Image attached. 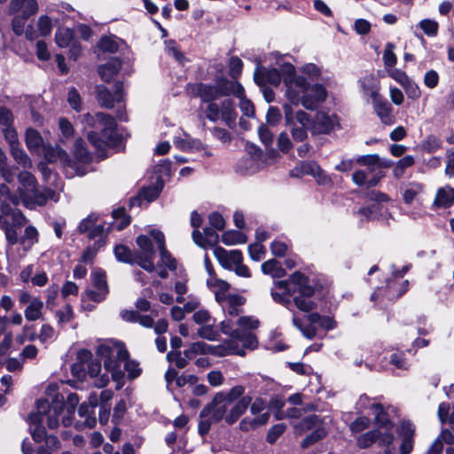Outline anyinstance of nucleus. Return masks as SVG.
Listing matches in <instances>:
<instances>
[{
    "label": "nucleus",
    "instance_id": "1",
    "mask_svg": "<svg viewBox=\"0 0 454 454\" xmlns=\"http://www.w3.org/2000/svg\"><path fill=\"white\" fill-rule=\"evenodd\" d=\"M190 88L194 96L207 104L201 108L210 121L216 122L222 120L230 128L235 125L238 114L233 99L229 98L231 95L239 98V107L245 115L253 117L254 114L252 102L244 98V89L237 81L221 77L215 84L199 82L191 85Z\"/></svg>",
    "mask_w": 454,
    "mask_h": 454
},
{
    "label": "nucleus",
    "instance_id": "2",
    "mask_svg": "<svg viewBox=\"0 0 454 454\" xmlns=\"http://www.w3.org/2000/svg\"><path fill=\"white\" fill-rule=\"evenodd\" d=\"M79 403L75 393L69 394L65 404L54 402L51 404L47 400H38L36 411L28 416L29 430L35 441H41L44 436V423L49 428L54 429L59 425V419L64 427L72 425L74 409Z\"/></svg>",
    "mask_w": 454,
    "mask_h": 454
},
{
    "label": "nucleus",
    "instance_id": "3",
    "mask_svg": "<svg viewBox=\"0 0 454 454\" xmlns=\"http://www.w3.org/2000/svg\"><path fill=\"white\" fill-rule=\"evenodd\" d=\"M220 325L222 333L229 335L231 340L226 346L220 348L218 355L244 356V348L253 350L257 348L258 340L252 331L259 327L260 322L254 317H240L235 323L231 319H225Z\"/></svg>",
    "mask_w": 454,
    "mask_h": 454
},
{
    "label": "nucleus",
    "instance_id": "4",
    "mask_svg": "<svg viewBox=\"0 0 454 454\" xmlns=\"http://www.w3.org/2000/svg\"><path fill=\"white\" fill-rule=\"evenodd\" d=\"M96 353L104 361L105 370L111 373L113 380L116 383V389L121 388L124 385L122 364L130 380L137 378L142 372L139 364L129 359L126 348L120 342L106 341L98 347Z\"/></svg>",
    "mask_w": 454,
    "mask_h": 454
},
{
    "label": "nucleus",
    "instance_id": "5",
    "mask_svg": "<svg viewBox=\"0 0 454 454\" xmlns=\"http://www.w3.org/2000/svg\"><path fill=\"white\" fill-rule=\"evenodd\" d=\"M84 122L94 130L88 132V140L97 150L100 157L105 156L107 148H114L120 145L121 137L116 131V122L108 114L98 113L90 114L83 117Z\"/></svg>",
    "mask_w": 454,
    "mask_h": 454
},
{
    "label": "nucleus",
    "instance_id": "6",
    "mask_svg": "<svg viewBox=\"0 0 454 454\" xmlns=\"http://www.w3.org/2000/svg\"><path fill=\"white\" fill-rule=\"evenodd\" d=\"M18 179L20 185L17 193H11V190L6 184L0 186L1 194H4V197L8 198L13 205L22 202L26 205L43 206L49 200H57L56 193L52 190L45 189L43 192H40L37 189L36 180L31 173L22 171L19 174Z\"/></svg>",
    "mask_w": 454,
    "mask_h": 454
},
{
    "label": "nucleus",
    "instance_id": "7",
    "mask_svg": "<svg viewBox=\"0 0 454 454\" xmlns=\"http://www.w3.org/2000/svg\"><path fill=\"white\" fill-rule=\"evenodd\" d=\"M251 402L252 398L246 395L231 404L224 398L223 393H217L210 405L201 411V416L209 417L210 422H218L224 419L231 425L244 414Z\"/></svg>",
    "mask_w": 454,
    "mask_h": 454
},
{
    "label": "nucleus",
    "instance_id": "8",
    "mask_svg": "<svg viewBox=\"0 0 454 454\" xmlns=\"http://www.w3.org/2000/svg\"><path fill=\"white\" fill-rule=\"evenodd\" d=\"M137 244L139 251L132 253L129 249L122 245L114 247V254L118 261L137 264L148 272H153L154 265V248L152 239L147 235H139L137 238Z\"/></svg>",
    "mask_w": 454,
    "mask_h": 454
},
{
    "label": "nucleus",
    "instance_id": "9",
    "mask_svg": "<svg viewBox=\"0 0 454 454\" xmlns=\"http://www.w3.org/2000/svg\"><path fill=\"white\" fill-rule=\"evenodd\" d=\"M78 229L81 233H87L90 239H95V243L84 250L81 259L83 262H91L98 250L105 246L109 227L106 229L96 215H90L80 223Z\"/></svg>",
    "mask_w": 454,
    "mask_h": 454
},
{
    "label": "nucleus",
    "instance_id": "10",
    "mask_svg": "<svg viewBox=\"0 0 454 454\" xmlns=\"http://www.w3.org/2000/svg\"><path fill=\"white\" fill-rule=\"evenodd\" d=\"M8 198L3 197L0 200V228L4 231L5 238L9 245L18 243L17 228L27 223L24 215L17 208H12L6 204Z\"/></svg>",
    "mask_w": 454,
    "mask_h": 454
},
{
    "label": "nucleus",
    "instance_id": "11",
    "mask_svg": "<svg viewBox=\"0 0 454 454\" xmlns=\"http://www.w3.org/2000/svg\"><path fill=\"white\" fill-rule=\"evenodd\" d=\"M285 125L295 142H302L308 137L310 116L303 110H294L293 106L285 103L282 106Z\"/></svg>",
    "mask_w": 454,
    "mask_h": 454
},
{
    "label": "nucleus",
    "instance_id": "12",
    "mask_svg": "<svg viewBox=\"0 0 454 454\" xmlns=\"http://www.w3.org/2000/svg\"><path fill=\"white\" fill-rule=\"evenodd\" d=\"M356 409L359 412L370 409L375 416L376 422L382 423V428L385 431L384 433L380 432V434L381 443L386 444L394 441V424L388 419L387 413L380 403L373 402L366 395H363L356 403Z\"/></svg>",
    "mask_w": 454,
    "mask_h": 454
},
{
    "label": "nucleus",
    "instance_id": "13",
    "mask_svg": "<svg viewBox=\"0 0 454 454\" xmlns=\"http://www.w3.org/2000/svg\"><path fill=\"white\" fill-rule=\"evenodd\" d=\"M293 282H296V294L293 295L294 305L303 312H309L316 308V302L312 297L314 288L309 285V279L300 272L293 273Z\"/></svg>",
    "mask_w": 454,
    "mask_h": 454
},
{
    "label": "nucleus",
    "instance_id": "14",
    "mask_svg": "<svg viewBox=\"0 0 454 454\" xmlns=\"http://www.w3.org/2000/svg\"><path fill=\"white\" fill-rule=\"evenodd\" d=\"M294 428L295 432L299 434L309 430L312 431L301 442V447L304 449L314 444L326 435L325 423L316 415H310L302 419L294 426Z\"/></svg>",
    "mask_w": 454,
    "mask_h": 454
},
{
    "label": "nucleus",
    "instance_id": "15",
    "mask_svg": "<svg viewBox=\"0 0 454 454\" xmlns=\"http://www.w3.org/2000/svg\"><path fill=\"white\" fill-rule=\"evenodd\" d=\"M284 85L286 87L285 95L289 105H300L309 85L307 80L303 76L284 78Z\"/></svg>",
    "mask_w": 454,
    "mask_h": 454
},
{
    "label": "nucleus",
    "instance_id": "16",
    "mask_svg": "<svg viewBox=\"0 0 454 454\" xmlns=\"http://www.w3.org/2000/svg\"><path fill=\"white\" fill-rule=\"evenodd\" d=\"M309 124V130L312 134H329L339 125V120L335 114L319 111L316 113L313 119H310Z\"/></svg>",
    "mask_w": 454,
    "mask_h": 454
},
{
    "label": "nucleus",
    "instance_id": "17",
    "mask_svg": "<svg viewBox=\"0 0 454 454\" xmlns=\"http://www.w3.org/2000/svg\"><path fill=\"white\" fill-rule=\"evenodd\" d=\"M293 274L287 280L277 281L274 287L271 289L272 299L280 304L286 306L290 309L291 299L296 294V282H293Z\"/></svg>",
    "mask_w": 454,
    "mask_h": 454
},
{
    "label": "nucleus",
    "instance_id": "18",
    "mask_svg": "<svg viewBox=\"0 0 454 454\" xmlns=\"http://www.w3.org/2000/svg\"><path fill=\"white\" fill-rule=\"evenodd\" d=\"M93 289H88L85 295L95 302L103 301L108 294L106 276L101 270H95L91 273Z\"/></svg>",
    "mask_w": 454,
    "mask_h": 454
},
{
    "label": "nucleus",
    "instance_id": "19",
    "mask_svg": "<svg viewBox=\"0 0 454 454\" xmlns=\"http://www.w3.org/2000/svg\"><path fill=\"white\" fill-rule=\"evenodd\" d=\"M326 97V89L322 84L315 83L310 85L309 83L300 105L305 109L312 111L325 102Z\"/></svg>",
    "mask_w": 454,
    "mask_h": 454
},
{
    "label": "nucleus",
    "instance_id": "20",
    "mask_svg": "<svg viewBox=\"0 0 454 454\" xmlns=\"http://www.w3.org/2000/svg\"><path fill=\"white\" fill-rule=\"evenodd\" d=\"M147 236L152 239L154 252L156 249H158L160 252V262L159 265H164L170 270H176V260L171 256L166 248L164 234L160 231L152 230Z\"/></svg>",
    "mask_w": 454,
    "mask_h": 454
},
{
    "label": "nucleus",
    "instance_id": "21",
    "mask_svg": "<svg viewBox=\"0 0 454 454\" xmlns=\"http://www.w3.org/2000/svg\"><path fill=\"white\" fill-rule=\"evenodd\" d=\"M122 84L118 82L114 86V94H112L104 85L96 87L97 99L99 105L106 108H112L114 102L122 100Z\"/></svg>",
    "mask_w": 454,
    "mask_h": 454
},
{
    "label": "nucleus",
    "instance_id": "22",
    "mask_svg": "<svg viewBox=\"0 0 454 454\" xmlns=\"http://www.w3.org/2000/svg\"><path fill=\"white\" fill-rule=\"evenodd\" d=\"M214 254L219 263L227 270H232L243 261L242 253L239 250L227 251L221 247H215L214 248Z\"/></svg>",
    "mask_w": 454,
    "mask_h": 454
},
{
    "label": "nucleus",
    "instance_id": "23",
    "mask_svg": "<svg viewBox=\"0 0 454 454\" xmlns=\"http://www.w3.org/2000/svg\"><path fill=\"white\" fill-rule=\"evenodd\" d=\"M97 405L98 401L96 395L90 396L89 403H82L80 405L78 413L81 418L84 419V420L83 422H78L75 424V427L77 429H82V427L92 428L96 425V419L90 414L94 413V409Z\"/></svg>",
    "mask_w": 454,
    "mask_h": 454
},
{
    "label": "nucleus",
    "instance_id": "24",
    "mask_svg": "<svg viewBox=\"0 0 454 454\" xmlns=\"http://www.w3.org/2000/svg\"><path fill=\"white\" fill-rule=\"evenodd\" d=\"M254 82L260 86L267 84L278 86L281 82V74L276 68L267 69L264 67H257L254 74Z\"/></svg>",
    "mask_w": 454,
    "mask_h": 454
},
{
    "label": "nucleus",
    "instance_id": "25",
    "mask_svg": "<svg viewBox=\"0 0 454 454\" xmlns=\"http://www.w3.org/2000/svg\"><path fill=\"white\" fill-rule=\"evenodd\" d=\"M378 428L373 431L366 432L357 437L356 442L359 448L365 449L371 446L374 442L378 441L380 446L388 447L392 444L393 441L389 443L383 444L380 442V432L384 433V428H382V423H377ZM394 450L391 448H387L385 450V454H393Z\"/></svg>",
    "mask_w": 454,
    "mask_h": 454
},
{
    "label": "nucleus",
    "instance_id": "26",
    "mask_svg": "<svg viewBox=\"0 0 454 454\" xmlns=\"http://www.w3.org/2000/svg\"><path fill=\"white\" fill-rule=\"evenodd\" d=\"M43 155L48 162H59L63 166L74 168V161L71 160L67 152L60 148L59 145L43 146Z\"/></svg>",
    "mask_w": 454,
    "mask_h": 454
},
{
    "label": "nucleus",
    "instance_id": "27",
    "mask_svg": "<svg viewBox=\"0 0 454 454\" xmlns=\"http://www.w3.org/2000/svg\"><path fill=\"white\" fill-rule=\"evenodd\" d=\"M403 441L399 449L400 454H410L413 449L415 427L410 421H403L398 429Z\"/></svg>",
    "mask_w": 454,
    "mask_h": 454
},
{
    "label": "nucleus",
    "instance_id": "28",
    "mask_svg": "<svg viewBox=\"0 0 454 454\" xmlns=\"http://www.w3.org/2000/svg\"><path fill=\"white\" fill-rule=\"evenodd\" d=\"M192 239L199 247L207 248V247H215L219 241L218 234L211 228H205L203 232L199 230L192 231Z\"/></svg>",
    "mask_w": 454,
    "mask_h": 454
},
{
    "label": "nucleus",
    "instance_id": "29",
    "mask_svg": "<svg viewBox=\"0 0 454 454\" xmlns=\"http://www.w3.org/2000/svg\"><path fill=\"white\" fill-rule=\"evenodd\" d=\"M373 108L381 122L386 125H391L395 122V116L393 115V107L382 97L372 102Z\"/></svg>",
    "mask_w": 454,
    "mask_h": 454
},
{
    "label": "nucleus",
    "instance_id": "30",
    "mask_svg": "<svg viewBox=\"0 0 454 454\" xmlns=\"http://www.w3.org/2000/svg\"><path fill=\"white\" fill-rule=\"evenodd\" d=\"M245 302L242 296L228 294L226 298L219 301L223 310L231 317L239 316Z\"/></svg>",
    "mask_w": 454,
    "mask_h": 454
},
{
    "label": "nucleus",
    "instance_id": "31",
    "mask_svg": "<svg viewBox=\"0 0 454 454\" xmlns=\"http://www.w3.org/2000/svg\"><path fill=\"white\" fill-rule=\"evenodd\" d=\"M359 82L362 88L363 96L372 98V102L381 97L379 93L380 82L373 75H366L363 77Z\"/></svg>",
    "mask_w": 454,
    "mask_h": 454
},
{
    "label": "nucleus",
    "instance_id": "32",
    "mask_svg": "<svg viewBox=\"0 0 454 454\" xmlns=\"http://www.w3.org/2000/svg\"><path fill=\"white\" fill-rule=\"evenodd\" d=\"M454 204V191L450 185L440 187L435 193L433 206L436 208H448Z\"/></svg>",
    "mask_w": 454,
    "mask_h": 454
},
{
    "label": "nucleus",
    "instance_id": "33",
    "mask_svg": "<svg viewBox=\"0 0 454 454\" xmlns=\"http://www.w3.org/2000/svg\"><path fill=\"white\" fill-rule=\"evenodd\" d=\"M207 287L215 294L217 302L221 301L228 296V290L230 286L227 282L217 278L215 276H211L207 280Z\"/></svg>",
    "mask_w": 454,
    "mask_h": 454
},
{
    "label": "nucleus",
    "instance_id": "34",
    "mask_svg": "<svg viewBox=\"0 0 454 454\" xmlns=\"http://www.w3.org/2000/svg\"><path fill=\"white\" fill-rule=\"evenodd\" d=\"M84 370H87V373L90 378L94 380V386L96 387L101 388L107 385L109 382V377L107 374H100L101 373V364L98 362H90L87 364V368L83 367Z\"/></svg>",
    "mask_w": 454,
    "mask_h": 454
},
{
    "label": "nucleus",
    "instance_id": "35",
    "mask_svg": "<svg viewBox=\"0 0 454 454\" xmlns=\"http://www.w3.org/2000/svg\"><path fill=\"white\" fill-rule=\"evenodd\" d=\"M173 142L176 148L184 152L200 151L203 148V144L200 140L192 138L186 133H184L183 137H176Z\"/></svg>",
    "mask_w": 454,
    "mask_h": 454
},
{
    "label": "nucleus",
    "instance_id": "36",
    "mask_svg": "<svg viewBox=\"0 0 454 454\" xmlns=\"http://www.w3.org/2000/svg\"><path fill=\"white\" fill-rule=\"evenodd\" d=\"M121 67V61L118 59H113L98 67V74L105 82H109Z\"/></svg>",
    "mask_w": 454,
    "mask_h": 454
},
{
    "label": "nucleus",
    "instance_id": "37",
    "mask_svg": "<svg viewBox=\"0 0 454 454\" xmlns=\"http://www.w3.org/2000/svg\"><path fill=\"white\" fill-rule=\"evenodd\" d=\"M18 242L22 246L25 252L29 251L32 247L38 242V231L32 226L26 227L23 235L18 239Z\"/></svg>",
    "mask_w": 454,
    "mask_h": 454
},
{
    "label": "nucleus",
    "instance_id": "38",
    "mask_svg": "<svg viewBox=\"0 0 454 454\" xmlns=\"http://www.w3.org/2000/svg\"><path fill=\"white\" fill-rule=\"evenodd\" d=\"M270 413L263 412L254 419L244 418L239 423V428L243 431H249L266 424L269 421Z\"/></svg>",
    "mask_w": 454,
    "mask_h": 454
},
{
    "label": "nucleus",
    "instance_id": "39",
    "mask_svg": "<svg viewBox=\"0 0 454 454\" xmlns=\"http://www.w3.org/2000/svg\"><path fill=\"white\" fill-rule=\"evenodd\" d=\"M43 302L38 298L31 301L24 309V316L27 321H36L43 317Z\"/></svg>",
    "mask_w": 454,
    "mask_h": 454
},
{
    "label": "nucleus",
    "instance_id": "40",
    "mask_svg": "<svg viewBox=\"0 0 454 454\" xmlns=\"http://www.w3.org/2000/svg\"><path fill=\"white\" fill-rule=\"evenodd\" d=\"M380 176L373 175L372 177L369 178L364 170H356L352 175V181L358 186L372 187L377 185Z\"/></svg>",
    "mask_w": 454,
    "mask_h": 454
},
{
    "label": "nucleus",
    "instance_id": "41",
    "mask_svg": "<svg viewBox=\"0 0 454 454\" xmlns=\"http://www.w3.org/2000/svg\"><path fill=\"white\" fill-rule=\"evenodd\" d=\"M424 191V184L412 182L407 184L403 192V199L406 204H411Z\"/></svg>",
    "mask_w": 454,
    "mask_h": 454
},
{
    "label": "nucleus",
    "instance_id": "42",
    "mask_svg": "<svg viewBox=\"0 0 454 454\" xmlns=\"http://www.w3.org/2000/svg\"><path fill=\"white\" fill-rule=\"evenodd\" d=\"M262 271L264 274L270 275L272 278H282L286 274V270L280 262L275 259H270L262 264Z\"/></svg>",
    "mask_w": 454,
    "mask_h": 454
},
{
    "label": "nucleus",
    "instance_id": "43",
    "mask_svg": "<svg viewBox=\"0 0 454 454\" xmlns=\"http://www.w3.org/2000/svg\"><path fill=\"white\" fill-rule=\"evenodd\" d=\"M207 353H214L212 346L204 342H195L184 350V356L186 359L191 360L194 359L198 355H204Z\"/></svg>",
    "mask_w": 454,
    "mask_h": 454
},
{
    "label": "nucleus",
    "instance_id": "44",
    "mask_svg": "<svg viewBox=\"0 0 454 454\" xmlns=\"http://www.w3.org/2000/svg\"><path fill=\"white\" fill-rule=\"evenodd\" d=\"M26 144L31 152H37L43 145V137L37 130L28 129L26 131Z\"/></svg>",
    "mask_w": 454,
    "mask_h": 454
},
{
    "label": "nucleus",
    "instance_id": "45",
    "mask_svg": "<svg viewBox=\"0 0 454 454\" xmlns=\"http://www.w3.org/2000/svg\"><path fill=\"white\" fill-rule=\"evenodd\" d=\"M247 241V236L240 231H228L222 235V242L227 246L243 244Z\"/></svg>",
    "mask_w": 454,
    "mask_h": 454
},
{
    "label": "nucleus",
    "instance_id": "46",
    "mask_svg": "<svg viewBox=\"0 0 454 454\" xmlns=\"http://www.w3.org/2000/svg\"><path fill=\"white\" fill-rule=\"evenodd\" d=\"M73 31L70 28L60 27L58 28L55 34L56 43L61 47H68L73 40Z\"/></svg>",
    "mask_w": 454,
    "mask_h": 454
},
{
    "label": "nucleus",
    "instance_id": "47",
    "mask_svg": "<svg viewBox=\"0 0 454 454\" xmlns=\"http://www.w3.org/2000/svg\"><path fill=\"white\" fill-rule=\"evenodd\" d=\"M356 162L360 166L367 167L370 173L380 167V158L377 154L363 155L356 158Z\"/></svg>",
    "mask_w": 454,
    "mask_h": 454
},
{
    "label": "nucleus",
    "instance_id": "48",
    "mask_svg": "<svg viewBox=\"0 0 454 454\" xmlns=\"http://www.w3.org/2000/svg\"><path fill=\"white\" fill-rule=\"evenodd\" d=\"M74 155L80 162H89L91 160L90 153L85 148L82 139H76L74 145Z\"/></svg>",
    "mask_w": 454,
    "mask_h": 454
},
{
    "label": "nucleus",
    "instance_id": "49",
    "mask_svg": "<svg viewBox=\"0 0 454 454\" xmlns=\"http://www.w3.org/2000/svg\"><path fill=\"white\" fill-rule=\"evenodd\" d=\"M11 153H12L13 159L15 160V161L21 167L27 168L32 166L29 157L20 147V145H17L12 147Z\"/></svg>",
    "mask_w": 454,
    "mask_h": 454
},
{
    "label": "nucleus",
    "instance_id": "50",
    "mask_svg": "<svg viewBox=\"0 0 454 454\" xmlns=\"http://www.w3.org/2000/svg\"><path fill=\"white\" fill-rule=\"evenodd\" d=\"M413 164H414V158L411 155H406V156L403 157L402 159H400L396 162V164L393 169V174H394L395 177H396V178L402 177L403 175L404 174L405 169L411 167Z\"/></svg>",
    "mask_w": 454,
    "mask_h": 454
},
{
    "label": "nucleus",
    "instance_id": "51",
    "mask_svg": "<svg viewBox=\"0 0 454 454\" xmlns=\"http://www.w3.org/2000/svg\"><path fill=\"white\" fill-rule=\"evenodd\" d=\"M395 44L392 43H387L386 44L384 52H383V61L386 67V70L394 67L397 62V58L394 53Z\"/></svg>",
    "mask_w": 454,
    "mask_h": 454
},
{
    "label": "nucleus",
    "instance_id": "52",
    "mask_svg": "<svg viewBox=\"0 0 454 454\" xmlns=\"http://www.w3.org/2000/svg\"><path fill=\"white\" fill-rule=\"evenodd\" d=\"M438 417L442 423H454V405L450 411L449 403H442L438 408Z\"/></svg>",
    "mask_w": 454,
    "mask_h": 454
},
{
    "label": "nucleus",
    "instance_id": "53",
    "mask_svg": "<svg viewBox=\"0 0 454 454\" xmlns=\"http://www.w3.org/2000/svg\"><path fill=\"white\" fill-rule=\"evenodd\" d=\"M215 324L210 323L208 325H202L198 330V335L200 338L208 340H215L218 337V331L216 327L215 326Z\"/></svg>",
    "mask_w": 454,
    "mask_h": 454
},
{
    "label": "nucleus",
    "instance_id": "54",
    "mask_svg": "<svg viewBox=\"0 0 454 454\" xmlns=\"http://www.w3.org/2000/svg\"><path fill=\"white\" fill-rule=\"evenodd\" d=\"M59 128L60 130V140L65 142V140H68L73 137L74 135V128L72 123L66 118H60L59 121Z\"/></svg>",
    "mask_w": 454,
    "mask_h": 454
},
{
    "label": "nucleus",
    "instance_id": "55",
    "mask_svg": "<svg viewBox=\"0 0 454 454\" xmlns=\"http://www.w3.org/2000/svg\"><path fill=\"white\" fill-rule=\"evenodd\" d=\"M419 26L427 36L434 37L438 33L439 25L434 20H422Z\"/></svg>",
    "mask_w": 454,
    "mask_h": 454
},
{
    "label": "nucleus",
    "instance_id": "56",
    "mask_svg": "<svg viewBox=\"0 0 454 454\" xmlns=\"http://www.w3.org/2000/svg\"><path fill=\"white\" fill-rule=\"evenodd\" d=\"M16 5L21 4L23 14L29 17L38 11V4L36 0H14Z\"/></svg>",
    "mask_w": 454,
    "mask_h": 454
},
{
    "label": "nucleus",
    "instance_id": "57",
    "mask_svg": "<svg viewBox=\"0 0 454 454\" xmlns=\"http://www.w3.org/2000/svg\"><path fill=\"white\" fill-rule=\"evenodd\" d=\"M439 81H440L439 74L437 71H435L434 69H430V70L427 71L423 77L424 85L430 90L436 88L439 84Z\"/></svg>",
    "mask_w": 454,
    "mask_h": 454
},
{
    "label": "nucleus",
    "instance_id": "58",
    "mask_svg": "<svg viewBox=\"0 0 454 454\" xmlns=\"http://www.w3.org/2000/svg\"><path fill=\"white\" fill-rule=\"evenodd\" d=\"M194 322L198 325H205L210 323L215 324V319L211 317L206 309H199L192 316Z\"/></svg>",
    "mask_w": 454,
    "mask_h": 454
},
{
    "label": "nucleus",
    "instance_id": "59",
    "mask_svg": "<svg viewBox=\"0 0 454 454\" xmlns=\"http://www.w3.org/2000/svg\"><path fill=\"white\" fill-rule=\"evenodd\" d=\"M441 140L434 135L427 137L422 144L423 149L428 153L436 152L441 147Z\"/></svg>",
    "mask_w": 454,
    "mask_h": 454
},
{
    "label": "nucleus",
    "instance_id": "60",
    "mask_svg": "<svg viewBox=\"0 0 454 454\" xmlns=\"http://www.w3.org/2000/svg\"><path fill=\"white\" fill-rule=\"evenodd\" d=\"M67 99L74 111L80 112L82 110V98L76 89L72 88L68 90Z\"/></svg>",
    "mask_w": 454,
    "mask_h": 454
},
{
    "label": "nucleus",
    "instance_id": "61",
    "mask_svg": "<svg viewBox=\"0 0 454 454\" xmlns=\"http://www.w3.org/2000/svg\"><path fill=\"white\" fill-rule=\"evenodd\" d=\"M113 217L116 221L114 223L118 230H121L128 226L130 223V218L125 214L124 209H117L113 212Z\"/></svg>",
    "mask_w": 454,
    "mask_h": 454
},
{
    "label": "nucleus",
    "instance_id": "62",
    "mask_svg": "<svg viewBox=\"0 0 454 454\" xmlns=\"http://www.w3.org/2000/svg\"><path fill=\"white\" fill-rule=\"evenodd\" d=\"M37 27L42 36L49 35L52 29L51 20L46 15L41 16L37 21Z\"/></svg>",
    "mask_w": 454,
    "mask_h": 454
},
{
    "label": "nucleus",
    "instance_id": "63",
    "mask_svg": "<svg viewBox=\"0 0 454 454\" xmlns=\"http://www.w3.org/2000/svg\"><path fill=\"white\" fill-rule=\"evenodd\" d=\"M242 67H243V64H242V61H241V59L239 58H238V57H231L230 59V61H229V67H230L229 74L231 76V78L234 79L233 81H236L238 76L241 74Z\"/></svg>",
    "mask_w": 454,
    "mask_h": 454
},
{
    "label": "nucleus",
    "instance_id": "64",
    "mask_svg": "<svg viewBox=\"0 0 454 454\" xmlns=\"http://www.w3.org/2000/svg\"><path fill=\"white\" fill-rule=\"evenodd\" d=\"M388 76L396 81L402 86L406 84L410 80L406 73L401 69L391 67L387 70Z\"/></svg>",
    "mask_w": 454,
    "mask_h": 454
}]
</instances>
